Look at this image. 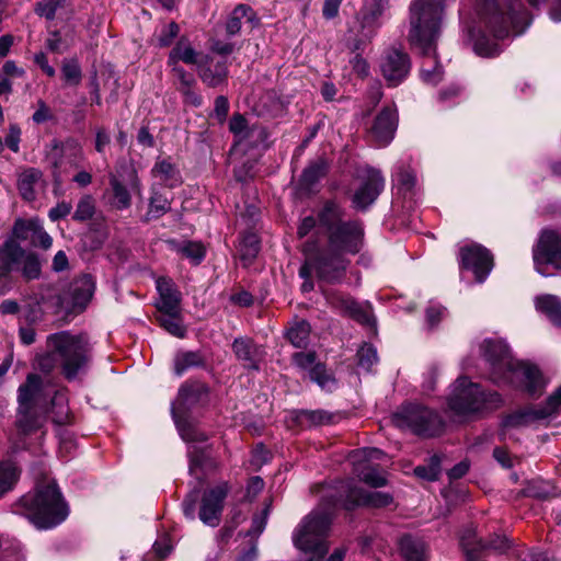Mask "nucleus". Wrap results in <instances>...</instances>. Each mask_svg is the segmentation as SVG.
Returning <instances> with one entry per match:
<instances>
[{"mask_svg": "<svg viewBox=\"0 0 561 561\" xmlns=\"http://www.w3.org/2000/svg\"><path fill=\"white\" fill-rule=\"evenodd\" d=\"M320 229L327 236V244L308 240L302 247L305 262L299 270L304 278L301 290L313 289L311 274L329 284L341 283L351 264L350 256L363 247L364 228L359 220H346L343 210L334 203H328L319 214Z\"/></svg>", "mask_w": 561, "mask_h": 561, "instance_id": "nucleus-1", "label": "nucleus"}, {"mask_svg": "<svg viewBox=\"0 0 561 561\" xmlns=\"http://www.w3.org/2000/svg\"><path fill=\"white\" fill-rule=\"evenodd\" d=\"M448 1L412 0L409 7L408 38L424 55L421 77L430 84H437L443 79V68L437 62L435 46L442 35Z\"/></svg>", "mask_w": 561, "mask_h": 561, "instance_id": "nucleus-2", "label": "nucleus"}, {"mask_svg": "<svg viewBox=\"0 0 561 561\" xmlns=\"http://www.w3.org/2000/svg\"><path fill=\"white\" fill-rule=\"evenodd\" d=\"M481 352L491 369V378L497 383H508L535 396L545 387L541 371L536 365L516 360L508 346L501 340L486 339Z\"/></svg>", "mask_w": 561, "mask_h": 561, "instance_id": "nucleus-3", "label": "nucleus"}, {"mask_svg": "<svg viewBox=\"0 0 561 561\" xmlns=\"http://www.w3.org/2000/svg\"><path fill=\"white\" fill-rule=\"evenodd\" d=\"M12 512L27 517L38 529H49L61 524L69 515V507L55 481L38 482L33 491L21 496Z\"/></svg>", "mask_w": 561, "mask_h": 561, "instance_id": "nucleus-4", "label": "nucleus"}, {"mask_svg": "<svg viewBox=\"0 0 561 561\" xmlns=\"http://www.w3.org/2000/svg\"><path fill=\"white\" fill-rule=\"evenodd\" d=\"M49 352L37 356V368L49 374L60 362L61 373L68 380L76 379L89 364V344L84 336L61 331L47 336Z\"/></svg>", "mask_w": 561, "mask_h": 561, "instance_id": "nucleus-5", "label": "nucleus"}, {"mask_svg": "<svg viewBox=\"0 0 561 561\" xmlns=\"http://www.w3.org/2000/svg\"><path fill=\"white\" fill-rule=\"evenodd\" d=\"M335 503L322 502L305 516L293 531L294 546L306 557L297 561H323L329 551L328 536Z\"/></svg>", "mask_w": 561, "mask_h": 561, "instance_id": "nucleus-6", "label": "nucleus"}, {"mask_svg": "<svg viewBox=\"0 0 561 561\" xmlns=\"http://www.w3.org/2000/svg\"><path fill=\"white\" fill-rule=\"evenodd\" d=\"M502 405L496 391H486L468 377H459L451 386L448 407L457 415L469 416L495 410Z\"/></svg>", "mask_w": 561, "mask_h": 561, "instance_id": "nucleus-7", "label": "nucleus"}, {"mask_svg": "<svg viewBox=\"0 0 561 561\" xmlns=\"http://www.w3.org/2000/svg\"><path fill=\"white\" fill-rule=\"evenodd\" d=\"M481 23L492 33L494 39H503L513 31L515 35L524 32L520 26L527 20V14L517 0H511L507 13L496 4L494 0H477Z\"/></svg>", "mask_w": 561, "mask_h": 561, "instance_id": "nucleus-8", "label": "nucleus"}, {"mask_svg": "<svg viewBox=\"0 0 561 561\" xmlns=\"http://www.w3.org/2000/svg\"><path fill=\"white\" fill-rule=\"evenodd\" d=\"M393 422L398 427L423 437L439 435L445 425L435 410L416 403L403 405L394 413Z\"/></svg>", "mask_w": 561, "mask_h": 561, "instance_id": "nucleus-9", "label": "nucleus"}, {"mask_svg": "<svg viewBox=\"0 0 561 561\" xmlns=\"http://www.w3.org/2000/svg\"><path fill=\"white\" fill-rule=\"evenodd\" d=\"M197 401V394L191 385H183L172 403L171 412L176 428L185 442H204L207 436L186 416L187 411Z\"/></svg>", "mask_w": 561, "mask_h": 561, "instance_id": "nucleus-10", "label": "nucleus"}, {"mask_svg": "<svg viewBox=\"0 0 561 561\" xmlns=\"http://www.w3.org/2000/svg\"><path fill=\"white\" fill-rule=\"evenodd\" d=\"M536 271L542 276H551L553 270L561 268V233L554 230H542L537 245L533 250Z\"/></svg>", "mask_w": 561, "mask_h": 561, "instance_id": "nucleus-11", "label": "nucleus"}, {"mask_svg": "<svg viewBox=\"0 0 561 561\" xmlns=\"http://www.w3.org/2000/svg\"><path fill=\"white\" fill-rule=\"evenodd\" d=\"M392 501L391 494L380 491H365L363 488L355 485L353 481L343 482L340 488V502L347 511L358 506L386 507Z\"/></svg>", "mask_w": 561, "mask_h": 561, "instance_id": "nucleus-12", "label": "nucleus"}, {"mask_svg": "<svg viewBox=\"0 0 561 561\" xmlns=\"http://www.w3.org/2000/svg\"><path fill=\"white\" fill-rule=\"evenodd\" d=\"M458 257L460 268L472 272L478 283H483L493 268V255L478 243L461 247Z\"/></svg>", "mask_w": 561, "mask_h": 561, "instance_id": "nucleus-13", "label": "nucleus"}, {"mask_svg": "<svg viewBox=\"0 0 561 561\" xmlns=\"http://www.w3.org/2000/svg\"><path fill=\"white\" fill-rule=\"evenodd\" d=\"M230 491V484L221 481L204 491L198 512V518L209 527H217L221 520L225 500Z\"/></svg>", "mask_w": 561, "mask_h": 561, "instance_id": "nucleus-14", "label": "nucleus"}, {"mask_svg": "<svg viewBox=\"0 0 561 561\" xmlns=\"http://www.w3.org/2000/svg\"><path fill=\"white\" fill-rule=\"evenodd\" d=\"M390 0H364L358 15L360 36L370 39L391 18Z\"/></svg>", "mask_w": 561, "mask_h": 561, "instance_id": "nucleus-15", "label": "nucleus"}, {"mask_svg": "<svg viewBox=\"0 0 561 561\" xmlns=\"http://www.w3.org/2000/svg\"><path fill=\"white\" fill-rule=\"evenodd\" d=\"M561 412V386L547 399L543 404L519 410L504 420L505 426H523Z\"/></svg>", "mask_w": 561, "mask_h": 561, "instance_id": "nucleus-16", "label": "nucleus"}, {"mask_svg": "<svg viewBox=\"0 0 561 561\" xmlns=\"http://www.w3.org/2000/svg\"><path fill=\"white\" fill-rule=\"evenodd\" d=\"M324 297L329 305L358 323L367 327L376 325V319L368 302L359 304L351 296L339 291H324Z\"/></svg>", "mask_w": 561, "mask_h": 561, "instance_id": "nucleus-17", "label": "nucleus"}, {"mask_svg": "<svg viewBox=\"0 0 561 561\" xmlns=\"http://www.w3.org/2000/svg\"><path fill=\"white\" fill-rule=\"evenodd\" d=\"M50 148L48 158L55 170L60 169L65 163L79 168L85 160L83 147L76 138L68 137L62 141L55 139L51 141Z\"/></svg>", "mask_w": 561, "mask_h": 561, "instance_id": "nucleus-18", "label": "nucleus"}, {"mask_svg": "<svg viewBox=\"0 0 561 561\" xmlns=\"http://www.w3.org/2000/svg\"><path fill=\"white\" fill-rule=\"evenodd\" d=\"M411 61L407 53L391 48L385 53L380 61L381 73L389 87L399 85L408 77Z\"/></svg>", "mask_w": 561, "mask_h": 561, "instance_id": "nucleus-19", "label": "nucleus"}, {"mask_svg": "<svg viewBox=\"0 0 561 561\" xmlns=\"http://www.w3.org/2000/svg\"><path fill=\"white\" fill-rule=\"evenodd\" d=\"M314 352H298L293 355L294 364L302 369L307 370L309 378L316 382L321 389L325 391H332L336 386V380L332 374L328 373L325 366L318 363Z\"/></svg>", "mask_w": 561, "mask_h": 561, "instance_id": "nucleus-20", "label": "nucleus"}, {"mask_svg": "<svg viewBox=\"0 0 561 561\" xmlns=\"http://www.w3.org/2000/svg\"><path fill=\"white\" fill-rule=\"evenodd\" d=\"M385 187V179L379 170L366 169L365 180L353 196V205L356 209H367L379 196Z\"/></svg>", "mask_w": 561, "mask_h": 561, "instance_id": "nucleus-21", "label": "nucleus"}, {"mask_svg": "<svg viewBox=\"0 0 561 561\" xmlns=\"http://www.w3.org/2000/svg\"><path fill=\"white\" fill-rule=\"evenodd\" d=\"M398 126V111L394 105L385 106L376 116L370 135L379 147L388 146L394 138Z\"/></svg>", "mask_w": 561, "mask_h": 561, "instance_id": "nucleus-22", "label": "nucleus"}, {"mask_svg": "<svg viewBox=\"0 0 561 561\" xmlns=\"http://www.w3.org/2000/svg\"><path fill=\"white\" fill-rule=\"evenodd\" d=\"M232 351L245 369L255 371L260 369V363L265 355L264 350L249 337L234 339Z\"/></svg>", "mask_w": 561, "mask_h": 561, "instance_id": "nucleus-23", "label": "nucleus"}, {"mask_svg": "<svg viewBox=\"0 0 561 561\" xmlns=\"http://www.w3.org/2000/svg\"><path fill=\"white\" fill-rule=\"evenodd\" d=\"M190 472L199 482H204L207 476L218 471L219 462L211 456L208 449L192 447L188 450Z\"/></svg>", "mask_w": 561, "mask_h": 561, "instance_id": "nucleus-24", "label": "nucleus"}, {"mask_svg": "<svg viewBox=\"0 0 561 561\" xmlns=\"http://www.w3.org/2000/svg\"><path fill=\"white\" fill-rule=\"evenodd\" d=\"M44 185L45 180L42 170L28 167L18 172L16 187L24 201H34L38 190L44 187Z\"/></svg>", "mask_w": 561, "mask_h": 561, "instance_id": "nucleus-25", "label": "nucleus"}, {"mask_svg": "<svg viewBox=\"0 0 561 561\" xmlns=\"http://www.w3.org/2000/svg\"><path fill=\"white\" fill-rule=\"evenodd\" d=\"M43 392L42 378L36 374H28L24 383L18 389V408H38Z\"/></svg>", "mask_w": 561, "mask_h": 561, "instance_id": "nucleus-26", "label": "nucleus"}, {"mask_svg": "<svg viewBox=\"0 0 561 561\" xmlns=\"http://www.w3.org/2000/svg\"><path fill=\"white\" fill-rule=\"evenodd\" d=\"M198 76L208 87H218L226 82L228 77V67L226 61H215L210 57H205L197 66Z\"/></svg>", "mask_w": 561, "mask_h": 561, "instance_id": "nucleus-27", "label": "nucleus"}, {"mask_svg": "<svg viewBox=\"0 0 561 561\" xmlns=\"http://www.w3.org/2000/svg\"><path fill=\"white\" fill-rule=\"evenodd\" d=\"M159 300L156 304L159 311L180 310L181 295L171 278L159 277L156 282Z\"/></svg>", "mask_w": 561, "mask_h": 561, "instance_id": "nucleus-28", "label": "nucleus"}, {"mask_svg": "<svg viewBox=\"0 0 561 561\" xmlns=\"http://www.w3.org/2000/svg\"><path fill=\"white\" fill-rule=\"evenodd\" d=\"M245 19L252 27H256L260 24V19L254 10L248 4H238L225 23V30L228 36H234L241 31V22Z\"/></svg>", "mask_w": 561, "mask_h": 561, "instance_id": "nucleus-29", "label": "nucleus"}, {"mask_svg": "<svg viewBox=\"0 0 561 561\" xmlns=\"http://www.w3.org/2000/svg\"><path fill=\"white\" fill-rule=\"evenodd\" d=\"M95 284L90 275H82L75 279L69 288L73 307L84 308L93 296Z\"/></svg>", "mask_w": 561, "mask_h": 561, "instance_id": "nucleus-30", "label": "nucleus"}, {"mask_svg": "<svg viewBox=\"0 0 561 561\" xmlns=\"http://www.w3.org/2000/svg\"><path fill=\"white\" fill-rule=\"evenodd\" d=\"M536 310L553 325L561 328V299L558 296L542 294L535 298Z\"/></svg>", "mask_w": 561, "mask_h": 561, "instance_id": "nucleus-31", "label": "nucleus"}, {"mask_svg": "<svg viewBox=\"0 0 561 561\" xmlns=\"http://www.w3.org/2000/svg\"><path fill=\"white\" fill-rule=\"evenodd\" d=\"M179 61H183L187 65H197L198 53L194 49L190 41L185 37H181L175 46L169 54L168 65H179Z\"/></svg>", "mask_w": 561, "mask_h": 561, "instance_id": "nucleus-32", "label": "nucleus"}, {"mask_svg": "<svg viewBox=\"0 0 561 561\" xmlns=\"http://www.w3.org/2000/svg\"><path fill=\"white\" fill-rule=\"evenodd\" d=\"M45 422V416L38 412V408H18L16 426L23 434H31L39 430Z\"/></svg>", "mask_w": 561, "mask_h": 561, "instance_id": "nucleus-33", "label": "nucleus"}, {"mask_svg": "<svg viewBox=\"0 0 561 561\" xmlns=\"http://www.w3.org/2000/svg\"><path fill=\"white\" fill-rule=\"evenodd\" d=\"M24 254L25 251L14 239H8L0 247V265L10 274Z\"/></svg>", "mask_w": 561, "mask_h": 561, "instance_id": "nucleus-34", "label": "nucleus"}, {"mask_svg": "<svg viewBox=\"0 0 561 561\" xmlns=\"http://www.w3.org/2000/svg\"><path fill=\"white\" fill-rule=\"evenodd\" d=\"M468 38L472 42L474 53L481 57H495L501 53V48L494 39H490L483 33L476 35L473 28L468 30Z\"/></svg>", "mask_w": 561, "mask_h": 561, "instance_id": "nucleus-35", "label": "nucleus"}, {"mask_svg": "<svg viewBox=\"0 0 561 561\" xmlns=\"http://www.w3.org/2000/svg\"><path fill=\"white\" fill-rule=\"evenodd\" d=\"M399 547L403 561H425V545L422 540L405 535L400 539Z\"/></svg>", "mask_w": 561, "mask_h": 561, "instance_id": "nucleus-36", "label": "nucleus"}, {"mask_svg": "<svg viewBox=\"0 0 561 561\" xmlns=\"http://www.w3.org/2000/svg\"><path fill=\"white\" fill-rule=\"evenodd\" d=\"M354 472L358 479L371 488H381L387 484V478L378 467L373 465L356 463Z\"/></svg>", "mask_w": 561, "mask_h": 561, "instance_id": "nucleus-37", "label": "nucleus"}, {"mask_svg": "<svg viewBox=\"0 0 561 561\" xmlns=\"http://www.w3.org/2000/svg\"><path fill=\"white\" fill-rule=\"evenodd\" d=\"M153 176L160 179L164 184L173 187L180 183V174L178 168L170 159H158L151 170Z\"/></svg>", "mask_w": 561, "mask_h": 561, "instance_id": "nucleus-38", "label": "nucleus"}, {"mask_svg": "<svg viewBox=\"0 0 561 561\" xmlns=\"http://www.w3.org/2000/svg\"><path fill=\"white\" fill-rule=\"evenodd\" d=\"M160 327L175 337H184L186 329L183 325V321L180 314V310L176 311H160V316L157 318Z\"/></svg>", "mask_w": 561, "mask_h": 561, "instance_id": "nucleus-39", "label": "nucleus"}, {"mask_svg": "<svg viewBox=\"0 0 561 561\" xmlns=\"http://www.w3.org/2000/svg\"><path fill=\"white\" fill-rule=\"evenodd\" d=\"M20 469L10 460L0 461V499L13 490L19 481Z\"/></svg>", "mask_w": 561, "mask_h": 561, "instance_id": "nucleus-40", "label": "nucleus"}, {"mask_svg": "<svg viewBox=\"0 0 561 561\" xmlns=\"http://www.w3.org/2000/svg\"><path fill=\"white\" fill-rule=\"evenodd\" d=\"M328 172V163L324 159H318L309 164L301 174V185L310 190Z\"/></svg>", "mask_w": 561, "mask_h": 561, "instance_id": "nucleus-41", "label": "nucleus"}, {"mask_svg": "<svg viewBox=\"0 0 561 561\" xmlns=\"http://www.w3.org/2000/svg\"><path fill=\"white\" fill-rule=\"evenodd\" d=\"M332 414L324 410H300L296 414V420L301 426H319L329 424L332 421Z\"/></svg>", "mask_w": 561, "mask_h": 561, "instance_id": "nucleus-42", "label": "nucleus"}, {"mask_svg": "<svg viewBox=\"0 0 561 561\" xmlns=\"http://www.w3.org/2000/svg\"><path fill=\"white\" fill-rule=\"evenodd\" d=\"M203 364L204 359L198 352H180L174 357V371L178 376H181L187 369L202 366Z\"/></svg>", "mask_w": 561, "mask_h": 561, "instance_id": "nucleus-43", "label": "nucleus"}, {"mask_svg": "<svg viewBox=\"0 0 561 561\" xmlns=\"http://www.w3.org/2000/svg\"><path fill=\"white\" fill-rule=\"evenodd\" d=\"M328 203H334L335 205H337V206L343 210V213H344V218H345L346 220H352L351 218H347V216H346V213H345L344 208H343L339 203H336V202H335V201H333V199H330V201H327V202L322 205V207H321V208L319 209V211L317 213V217H313V216H307V217H305V218L301 220L300 225L298 226V230H297V234H298V237H299V238H304V237H306L310 231H312L313 229H317V232H318L319 234H322V236L327 239V236H325V234L321 231V229H320L319 214H320V211L324 208V206H325ZM325 244H327V242H325V243H323V244H319V245H320V247H323V245H325Z\"/></svg>", "mask_w": 561, "mask_h": 561, "instance_id": "nucleus-44", "label": "nucleus"}, {"mask_svg": "<svg viewBox=\"0 0 561 561\" xmlns=\"http://www.w3.org/2000/svg\"><path fill=\"white\" fill-rule=\"evenodd\" d=\"M260 251L259 238L255 233H245L240 241V257L244 264H250Z\"/></svg>", "mask_w": 561, "mask_h": 561, "instance_id": "nucleus-45", "label": "nucleus"}, {"mask_svg": "<svg viewBox=\"0 0 561 561\" xmlns=\"http://www.w3.org/2000/svg\"><path fill=\"white\" fill-rule=\"evenodd\" d=\"M68 399L64 390H56L51 399L53 421L61 425L67 423L69 417V409L67 405Z\"/></svg>", "mask_w": 561, "mask_h": 561, "instance_id": "nucleus-46", "label": "nucleus"}, {"mask_svg": "<svg viewBox=\"0 0 561 561\" xmlns=\"http://www.w3.org/2000/svg\"><path fill=\"white\" fill-rule=\"evenodd\" d=\"M310 331V324L301 320L288 330L287 337L295 347L302 348L308 345Z\"/></svg>", "mask_w": 561, "mask_h": 561, "instance_id": "nucleus-47", "label": "nucleus"}, {"mask_svg": "<svg viewBox=\"0 0 561 561\" xmlns=\"http://www.w3.org/2000/svg\"><path fill=\"white\" fill-rule=\"evenodd\" d=\"M176 252L198 265L205 257V248L201 242L184 241L176 247Z\"/></svg>", "mask_w": 561, "mask_h": 561, "instance_id": "nucleus-48", "label": "nucleus"}, {"mask_svg": "<svg viewBox=\"0 0 561 561\" xmlns=\"http://www.w3.org/2000/svg\"><path fill=\"white\" fill-rule=\"evenodd\" d=\"M170 210V201L160 193H152L149 199L148 211L145 216V220L156 219Z\"/></svg>", "mask_w": 561, "mask_h": 561, "instance_id": "nucleus-49", "label": "nucleus"}, {"mask_svg": "<svg viewBox=\"0 0 561 561\" xmlns=\"http://www.w3.org/2000/svg\"><path fill=\"white\" fill-rule=\"evenodd\" d=\"M460 545L465 553L469 552V550L484 551V548L486 547L484 545V540L478 537L477 530L473 526L463 529L460 536Z\"/></svg>", "mask_w": 561, "mask_h": 561, "instance_id": "nucleus-50", "label": "nucleus"}, {"mask_svg": "<svg viewBox=\"0 0 561 561\" xmlns=\"http://www.w3.org/2000/svg\"><path fill=\"white\" fill-rule=\"evenodd\" d=\"M440 473V457L438 455H433L430 458L427 465L417 466L414 469V474L421 479L427 481H435L438 479Z\"/></svg>", "mask_w": 561, "mask_h": 561, "instance_id": "nucleus-51", "label": "nucleus"}, {"mask_svg": "<svg viewBox=\"0 0 561 561\" xmlns=\"http://www.w3.org/2000/svg\"><path fill=\"white\" fill-rule=\"evenodd\" d=\"M110 184L113 191V205L117 209H126L130 206V194L126 186L121 183L115 176L111 178Z\"/></svg>", "mask_w": 561, "mask_h": 561, "instance_id": "nucleus-52", "label": "nucleus"}, {"mask_svg": "<svg viewBox=\"0 0 561 561\" xmlns=\"http://www.w3.org/2000/svg\"><path fill=\"white\" fill-rule=\"evenodd\" d=\"M20 263H22V275L26 280L39 278L42 268L36 254L25 253Z\"/></svg>", "mask_w": 561, "mask_h": 561, "instance_id": "nucleus-53", "label": "nucleus"}, {"mask_svg": "<svg viewBox=\"0 0 561 561\" xmlns=\"http://www.w3.org/2000/svg\"><path fill=\"white\" fill-rule=\"evenodd\" d=\"M94 211V198L91 195H84L78 202L76 211L73 214V219L78 221H85L92 218Z\"/></svg>", "mask_w": 561, "mask_h": 561, "instance_id": "nucleus-54", "label": "nucleus"}, {"mask_svg": "<svg viewBox=\"0 0 561 561\" xmlns=\"http://www.w3.org/2000/svg\"><path fill=\"white\" fill-rule=\"evenodd\" d=\"M526 494L539 500H548L556 495L553 488L543 481L530 482L526 488Z\"/></svg>", "mask_w": 561, "mask_h": 561, "instance_id": "nucleus-55", "label": "nucleus"}, {"mask_svg": "<svg viewBox=\"0 0 561 561\" xmlns=\"http://www.w3.org/2000/svg\"><path fill=\"white\" fill-rule=\"evenodd\" d=\"M357 357H358V366L367 371L370 370L373 365H375L378 362L377 351L370 344H364L357 351Z\"/></svg>", "mask_w": 561, "mask_h": 561, "instance_id": "nucleus-56", "label": "nucleus"}, {"mask_svg": "<svg viewBox=\"0 0 561 561\" xmlns=\"http://www.w3.org/2000/svg\"><path fill=\"white\" fill-rule=\"evenodd\" d=\"M61 73L64 80L69 84L77 85L81 81V68L77 60H65L61 67Z\"/></svg>", "mask_w": 561, "mask_h": 561, "instance_id": "nucleus-57", "label": "nucleus"}, {"mask_svg": "<svg viewBox=\"0 0 561 561\" xmlns=\"http://www.w3.org/2000/svg\"><path fill=\"white\" fill-rule=\"evenodd\" d=\"M66 0H42L36 4V13L47 20H54L58 8H62Z\"/></svg>", "mask_w": 561, "mask_h": 561, "instance_id": "nucleus-58", "label": "nucleus"}, {"mask_svg": "<svg viewBox=\"0 0 561 561\" xmlns=\"http://www.w3.org/2000/svg\"><path fill=\"white\" fill-rule=\"evenodd\" d=\"M394 180L401 190L409 192L411 191L416 182L415 174L410 168L399 167L394 173Z\"/></svg>", "mask_w": 561, "mask_h": 561, "instance_id": "nucleus-59", "label": "nucleus"}, {"mask_svg": "<svg viewBox=\"0 0 561 561\" xmlns=\"http://www.w3.org/2000/svg\"><path fill=\"white\" fill-rule=\"evenodd\" d=\"M383 451L378 448H364L357 451H354L352 455V459L354 465H371V460H379L383 456Z\"/></svg>", "mask_w": 561, "mask_h": 561, "instance_id": "nucleus-60", "label": "nucleus"}, {"mask_svg": "<svg viewBox=\"0 0 561 561\" xmlns=\"http://www.w3.org/2000/svg\"><path fill=\"white\" fill-rule=\"evenodd\" d=\"M171 67V70L176 79V89L183 90L188 87H193L196 83V80L194 76L190 72H187L183 67L180 65H169Z\"/></svg>", "mask_w": 561, "mask_h": 561, "instance_id": "nucleus-61", "label": "nucleus"}, {"mask_svg": "<svg viewBox=\"0 0 561 561\" xmlns=\"http://www.w3.org/2000/svg\"><path fill=\"white\" fill-rule=\"evenodd\" d=\"M484 545L486 546L484 548L485 550H492L497 553H504L511 548V541L508 538L504 535L494 534L491 536V538L488 541H484Z\"/></svg>", "mask_w": 561, "mask_h": 561, "instance_id": "nucleus-62", "label": "nucleus"}, {"mask_svg": "<svg viewBox=\"0 0 561 561\" xmlns=\"http://www.w3.org/2000/svg\"><path fill=\"white\" fill-rule=\"evenodd\" d=\"M180 27L175 22L164 25L158 36V43L161 47L170 46L173 39L179 35Z\"/></svg>", "mask_w": 561, "mask_h": 561, "instance_id": "nucleus-63", "label": "nucleus"}, {"mask_svg": "<svg viewBox=\"0 0 561 561\" xmlns=\"http://www.w3.org/2000/svg\"><path fill=\"white\" fill-rule=\"evenodd\" d=\"M229 130L240 139L248 137V123L243 115L233 114L229 122Z\"/></svg>", "mask_w": 561, "mask_h": 561, "instance_id": "nucleus-64", "label": "nucleus"}]
</instances>
